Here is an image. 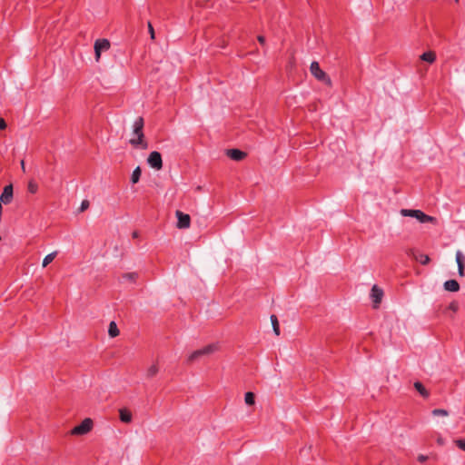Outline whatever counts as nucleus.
I'll return each mask as SVG.
<instances>
[{"label":"nucleus","instance_id":"f257e3e1","mask_svg":"<svg viewBox=\"0 0 465 465\" xmlns=\"http://www.w3.org/2000/svg\"><path fill=\"white\" fill-rule=\"evenodd\" d=\"M129 143L134 148L142 150H145L148 148V143L145 140V136L143 134V119L142 117H138L134 121Z\"/></svg>","mask_w":465,"mask_h":465},{"label":"nucleus","instance_id":"f03ea898","mask_svg":"<svg viewBox=\"0 0 465 465\" xmlns=\"http://www.w3.org/2000/svg\"><path fill=\"white\" fill-rule=\"evenodd\" d=\"M400 213L402 216L413 217V218L417 219L419 222L423 223H437V220L435 217L427 215L420 210L401 209Z\"/></svg>","mask_w":465,"mask_h":465},{"label":"nucleus","instance_id":"7ed1b4c3","mask_svg":"<svg viewBox=\"0 0 465 465\" xmlns=\"http://www.w3.org/2000/svg\"><path fill=\"white\" fill-rule=\"evenodd\" d=\"M218 350H219V345L217 343L209 344L200 350H196V351H193L188 357V361L193 362L202 357L209 356V355L214 353Z\"/></svg>","mask_w":465,"mask_h":465},{"label":"nucleus","instance_id":"20e7f679","mask_svg":"<svg viewBox=\"0 0 465 465\" xmlns=\"http://www.w3.org/2000/svg\"><path fill=\"white\" fill-rule=\"evenodd\" d=\"M310 72L311 74L319 81L323 82L327 85H331V78L326 74L325 72H323L319 65L318 62H312L310 66Z\"/></svg>","mask_w":465,"mask_h":465},{"label":"nucleus","instance_id":"39448f33","mask_svg":"<svg viewBox=\"0 0 465 465\" xmlns=\"http://www.w3.org/2000/svg\"><path fill=\"white\" fill-rule=\"evenodd\" d=\"M93 428V420L90 418L84 419L82 423L75 426L72 430V435H84L87 434Z\"/></svg>","mask_w":465,"mask_h":465},{"label":"nucleus","instance_id":"423d86ee","mask_svg":"<svg viewBox=\"0 0 465 465\" xmlns=\"http://www.w3.org/2000/svg\"><path fill=\"white\" fill-rule=\"evenodd\" d=\"M383 295H384V292L381 287H379L376 284L372 286V288L371 290L370 296L372 301V306L374 309L379 308V306L382 301Z\"/></svg>","mask_w":465,"mask_h":465},{"label":"nucleus","instance_id":"0eeeda50","mask_svg":"<svg viewBox=\"0 0 465 465\" xmlns=\"http://www.w3.org/2000/svg\"><path fill=\"white\" fill-rule=\"evenodd\" d=\"M110 45H110L109 40L104 39H104H97L94 42V54H95L96 62H99L100 57H101V53L109 50Z\"/></svg>","mask_w":465,"mask_h":465},{"label":"nucleus","instance_id":"6e6552de","mask_svg":"<svg viewBox=\"0 0 465 465\" xmlns=\"http://www.w3.org/2000/svg\"><path fill=\"white\" fill-rule=\"evenodd\" d=\"M147 163L152 168H153L157 171H159L163 168L162 155L160 153H158L156 151L152 152L149 154V156L147 158Z\"/></svg>","mask_w":465,"mask_h":465},{"label":"nucleus","instance_id":"1a4fd4ad","mask_svg":"<svg viewBox=\"0 0 465 465\" xmlns=\"http://www.w3.org/2000/svg\"><path fill=\"white\" fill-rule=\"evenodd\" d=\"M175 216L177 217V228L179 229H187L191 224V217L189 214L183 213L181 211L175 212Z\"/></svg>","mask_w":465,"mask_h":465},{"label":"nucleus","instance_id":"9d476101","mask_svg":"<svg viewBox=\"0 0 465 465\" xmlns=\"http://www.w3.org/2000/svg\"><path fill=\"white\" fill-rule=\"evenodd\" d=\"M456 262L458 264V272L460 277L465 276V256L460 251H457L455 254Z\"/></svg>","mask_w":465,"mask_h":465},{"label":"nucleus","instance_id":"9b49d317","mask_svg":"<svg viewBox=\"0 0 465 465\" xmlns=\"http://www.w3.org/2000/svg\"><path fill=\"white\" fill-rule=\"evenodd\" d=\"M13 199V186L11 184L6 185L0 196V203L8 204Z\"/></svg>","mask_w":465,"mask_h":465},{"label":"nucleus","instance_id":"f8f14e48","mask_svg":"<svg viewBox=\"0 0 465 465\" xmlns=\"http://www.w3.org/2000/svg\"><path fill=\"white\" fill-rule=\"evenodd\" d=\"M226 155L234 161H241L246 156V153L239 149H228Z\"/></svg>","mask_w":465,"mask_h":465},{"label":"nucleus","instance_id":"ddd939ff","mask_svg":"<svg viewBox=\"0 0 465 465\" xmlns=\"http://www.w3.org/2000/svg\"><path fill=\"white\" fill-rule=\"evenodd\" d=\"M410 255H411L413 259L420 262L423 265L428 264L430 261V257L427 254L415 253L414 252L411 251Z\"/></svg>","mask_w":465,"mask_h":465},{"label":"nucleus","instance_id":"4468645a","mask_svg":"<svg viewBox=\"0 0 465 465\" xmlns=\"http://www.w3.org/2000/svg\"><path fill=\"white\" fill-rule=\"evenodd\" d=\"M444 289L448 292H458L460 284L456 280H449L444 282Z\"/></svg>","mask_w":465,"mask_h":465},{"label":"nucleus","instance_id":"2eb2a0df","mask_svg":"<svg viewBox=\"0 0 465 465\" xmlns=\"http://www.w3.org/2000/svg\"><path fill=\"white\" fill-rule=\"evenodd\" d=\"M120 420L124 423H129L132 421V413L126 409H121L119 411Z\"/></svg>","mask_w":465,"mask_h":465},{"label":"nucleus","instance_id":"dca6fc26","mask_svg":"<svg viewBox=\"0 0 465 465\" xmlns=\"http://www.w3.org/2000/svg\"><path fill=\"white\" fill-rule=\"evenodd\" d=\"M108 334L112 338H114L119 335V329L114 322H111L109 323Z\"/></svg>","mask_w":465,"mask_h":465},{"label":"nucleus","instance_id":"f3484780","mask_svg":"<svg viewBox=\"0 0 465 465\" xmlns=\"http://www.w3.org/2000/svg\"><path fill=\"white\" fill-rule=\"evenodd\" d=\"M420 59L428 63H433L436 59V54L431 51L426 52L420 55Z\"/></svg>","mask_w":465,"mask_h":465},{"label":"nucleus","instance_id":"a211bd4d","mask_svg":"<svg viewBox=\"0 0 465 465\" xmlns=\"http://www.w3.org/2000/svg\"><path fill=\"white\" fill-rule=\"evenodd\" d=\"M270 320H271V323H272V326L273 329V332L275 333V335L279 336L280 335V327H279V322H278L277 317L272 314V315H271Z\"/></svg>","mask_w":465,"mask_h":465},{"label":"nucleus","instance_id":"6ab92c4d","mask_svg":"<svg viewBox=\"0 0 465 465\" xmlns=\"http://www.w3.org/2000/svg\"><path fill=\"white\" fill-rule=\"evenodd\" d=\"M56 255H57L56 251L47 254L43 260L42 266L44 268L46 267L49 263H51L55 259Z\"/></svg>","mask_w":465,"mask_h":465},{"label":"nucleus","instance_id":"aec40b11","mask_svg":"<svg viewBox=\"0 0 465 465\" xmlns=\"http://www.w3.org/2000/svg\"><path fill=\"white\" fill-rule=\"evenodd\" d=\"M414 388L420 392V394L421 396H423L424 398H428L429 397V392L428 391L425 389V387L422 385V383H420V381H416L414 382Z\"/></svg>","mask_w":465,"mask_h":465},{"label":"nucleus","instance_id":"412c9836","mask_svg":"<svg viewBox=\"0 0 465 465\" xmlns=\"http://www.w3.org/2000/svg\"><path fill=\"white\" fill-rule=\"evenodd\" d=\"M140 176H141V168L138 166L136 167L133 173H132V176H131V181L133 183H136L139 182V179H140Z\"/></svg>","mask_w":465,"mask_h":465},{"label":"nucleus","instance_id":"4be33fe9","mask_svg":"<svg viewBox=\"0 0 465 465\" xmlns=\"http://www.w3.org/2000/svg\"><path fill=\"white\" fill-rule=\"evenodd\" d=\"M254 394L251 391L246 392L244 396V401L247 405H253L255 403Z\"/></svg>","mask_w":465,"mask_h":465},{"label":"nucleus","instance_id":"5701e85b","mask_svg":"<svg viewBox=\"0 0 465 465\" xmlns=\"http://www.w3.org/2000/svg\"><path fill=\"white\" fill-rule=\"evenodd\" d=\"M432 415L433 416L448 417L449 412H448V411H446L444 409H435L432 411Z\"/></svg>","mask_w":465,"mask_h":465},{"label":"nucleus","instance_id":"b1692460","mask_svg":"<svg viewBox=\"0 0 465 465\" xmlns=\"http://www.w3.org/2000/svg\"><path fill=\"white\" fill-rule=\"evenodd\" d=\"M158 372V367L156 364H153L151 367L147 370V376L148 377H153Z\"/></svg>","mask_w":465,"mask_h":465},{"label":"nucleus","instance_id":"393cba45","mask_svg":"<svg viewBox=\"0 0 465 465\" xmlns=\"http://www.w3.org/2000/svg\"><path fill=\"white\" fill-rule=\"evenodd\" d=\"M138 274L136 272H129L125 273L123 277L128 281H134L137 278Z\"/></svg>","mask_w":465,"mask_h":465},{"label":"nucleus","instance_id":"a878e982","mask_svg":"<svg viewBox=\"0 0 465 465\" xmlns=\"http://www.w3.org/2000/svg\"><path fill=\"white\" fill-rule=\"evenodd\" d=\"M37 184L34 182H30L28 184V191L32 193H35L37 191Z\"/></svg>","mask_w":465,"mask_h":465},{"label":"nucleus","instance_id":"bb28decb","mask_svg":"<svg viewBox=\"0 0 465 465\" xmlns=\"http://www.w3.org/2000/svg\"><path fill=\"white\" fill-rule=\"evenodd\" d=\"M454 442L460 450L465 451V440L460 439L456 440Z\"/></svg>","mask_w":465,"mask_h":465},{"label":"nucleus","instance_id":"cd10ccee","mask_svg":"<svg viewBox=\"0 0 465 465\" xmlns=\"http://www.w3.org/2000/svg\"><path fill=\"white\" fill-rule=\"evenodd\" d=\"M147 26H148V31H149V34H150V37L152 40H153L155 38V33H154V29L152 25V24L150 22H148L147 24Z\"/></svg>","mask_w":465,"mask_h":465},{"label":"nucleus","instance_id":"c85d7f7f","mask_svg":"<svg viewBox=\"0 0 465 465\" xmlns=\"http://www.w3.org/2000/svg\"><path fill=\"white\" fill-rule=\"evenodd\" d=\"M89 207V202L87 200H84L80 206V212H84Z\"/></svg>","mask_w":465,"mask_h":465},{"label":"nucleus","instance_id":"c756f323","mask_svg":"<svg viewBox=\"0 0 465 465\" xmlns=\"http://www.w3.org/2000/svg\"><path fill=\"white\" fill-rule=\"evenodd\" d=\"M427 460H428V456H426V455L420 454V455L418 456V460H419L420 462H425Z\"/></svg>","mask_w":465,"mask_h":465},{"label":"nucleus","instance_id":"7c9ffc66","mask_svg":"<svg viewBox=\"0 0 465 465\" xmlns=\"http://www.w3.org/2000/svg\"><path fill=\"white\" fill-rule=\"evenodd\" d=\"M5 128H6L5 121L2 117H0V129L5 130Z\"/></svg>","mask_w":465,"mask_h":465},{"label":"nucleus","instance_id":"2f4dec72","mask_svg":"<svg viewBox=\"0 0 465 465\" xmlns=\"http://www.w3.org/2000/svg\"><path fill=\"white\" fill-rule=\"evenodd\" d=\"M257 39H258V41H259V43H260L261 45H265V38H264V36H262V35H259Z\"/></svg>","mask_w":465,"mask_h":465},{"label":"nucleus","instance_id":"473e14b6","mask_svg":"<svg viewBox=\"0 0 465 465\" xmlns=\"http://www.w3.org/2000/svg\"><path fill=\"white\" fill-rule=\"evenodd\" d=\"M450 307L451 310L456 311L458 306L455 303H451Z\"/></svg>","mask_w":465,"mask_h":465},{"label":"nucleus","instance_id":"72a5a7b5","mask_svg":"<svg viewBox=\"0 0 465 465\" xmlns=\"http://www.w3.org/2000/svg\"><path fill=\"white\" fill-rule=\"evenodd\" d=\"M21 166H22V170L24 172H25V162L24 161L21 162Z\"/></svg>","mask_w":465,"mask_h":465},{"label":"nucleus","instance_id":"f704fd0d","mask_svg":"<svg viewBox=\"0 0 465 465\" xmlns=\"http://www.w3.org/2000/svg\"><path fill=\"white\" fill-rule=\"evenodd\" d=\"M133 237H134V238L138 237V232H134V233H133Z\"/></svg>","mask_w":465,"mask_h":465},{"label":"nucleus","instance_id":"c9c22d12","mask_svg":"<svg viewBox=\"0 0 465 465\" xmlns=\"http://www.w3.org/2000/svg\"><path fill=\"white\" fill-rule=\"evenodd\" d=\"M438 442H439L440 444H443V440H442V439H439V440H438Z\"/></svg>","mask_w":465,"mask_h":465},{"label":"nucleus","instance_id":"e433bc0d","mask_svg":"<svg viewBox=\"0 0 465 465\" xmlns=\"http://www.w3.org/2000/svg\"><path fill=\"white\" fill-rule=\"evenodd\" d=\"M455 1L457 2L458 0H455Z\"/></svg>","mask_w":465,"mask_h":465}]
</instances>
